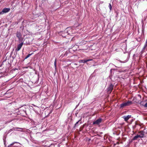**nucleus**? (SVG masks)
Segmentation results:
<instances>
[{
	"instance_id": "nucleus-18",
	"label": "nucleus",
	"mask_w": 147,
	"mask_h": 147,
	"mask_svg": "<svg viewBox=\"0 0 147 147\" xmlns=\"http://www.w3.org/2000/svg\"><path fill=\"white\" fill-rule=\"evenodd\" d=\"M17 143V142H13V143H12V144H11L10 145H9V146H8V147H9L10 146H11V145H13V144H14V143Z\"/></svg>"
},
{
	"instance_id": "nucleus-13",
	"label": "nucleus",
	"mask_w": 147,
	"mask_h": 147,
	"mask_svg": "<svg viewBox=\"0 0 147 147\" xmlns=\"http://www.w3.org/2000/svg\"><path fill=\"white\" fill-rule=\"evenodd\" d=\"M33 54V53H32L31 54H29L27 55L26 57H25V59H26L28 58L29 57H30L31 55Z\"/></svg>"
},
{
	"instance_id": "nucleus-17",
	"label": "nucleus",
	"mask_w": 147,
	"mask_h": 147,
	"mask_svg": "<svg viewBox=\"0 0 147 147\" xmlns=\"http://www.w3.org/2000/svg\"><path fill=\"white\" fill-rule=\"evenodd\" d=\"M120 62H121V63H125L127 61H119Z\"/></svg>"
},
{
	"instance_id": "nucleus-2",
	"label": "nucleus",
	"mask_w": 147,
	"mask_h": 147,
	"mask_svg": "<svg viewBox=\"0 0 147 147\" xmlns=\"http://www.w3.org/2000/svg\"><path fill=\"white\" fill-rule=\"evenodd\" d=\"M132 104V102L131 101L127 100L126 102H124L120 105V108H123L126 106H129Z\"/></svg>"
},
{
	"instance_id": "nucleus-10",
	"label": "nucleus",
	"mask_w": 147,
	"mask_h": 147,
	"mask_svg": "<svg viewBox=\"0 0 147 147\" xmlns=\"http://www.w3.org/2000/svg\"><path fill=\"white\" fill-rule=\"evenodd\" d=\"M92 59H88L87 60H80L79 62L80 63H86L87 62L91 61L92 60Z\"/></svg>"
},
{
	"instance_id": "nucleus-20",
	"label": "nucleus",
	"mask_w": 147,
	"mask_h": 147,
	"mask_svg": "<svg viewBox=\"0 0 147 147\" xmlns=\"http://www.w3.org/2000/svg\"><path fill=\"white\" fill-rule=\"evenodd\" d=\"M61 32H59V34H61Z\"/></svg>"
},
{
	"instance_id": "nucleus-11",
	"label": "nucleus",
	"mask_w": 147,
	"mask_h": 147,
	"mask_svg": "<svg viewBox=\"0 0 147 147\" xmlns=\"http://www.w3.org/2000/svg\"><path fill=\"white\" fill-rule=\"evenodd\" d=\"M16 36L18 38L19 40L20 39L22 35L20 32H18L16 34Z\"/></svg>"
},
{
	"instance_id": "nucleus-6",
	"label": "nucleus",
	"mask_w": 147,
	"mask_h": 147,
	"mask_svg": "<svg viewBox=\"0 0 147 147\" xmlns=\"http://www.w3.org/2000/svg\"><path fill=\"white\" fill-rule=\"evenodd\" d=\"M113 85L112 84H111L107 89L108 92H109L110 93L113 88Z\"/></svg>"
},
{
	"instance_id": "nucleus-19",
	"label": "nucleus",
	"mask_w": 147,
	"mask_h": 147,
	"mask_svg": "<svg viewBox=\"0 0 147 147\" xmlns=\"http://www.w3.org/2000/svg\"><path fill=\"white\" fill-rule=\"evenodd\" d=\"M144 106L145 107H147V102L144 105Z\"/></svg>"
},
{
	"instance_id": "nucleus-4",
	"label": "nucleus",
	"mask_w": 147,
	"mask_h": 147,
	"mask_svg": "<svg viewBox=\"0 0 147 147\" xmlns=\"http://www.w3.org/2000/svg\"><path fill=\"white\" fill-rule=\"evenodd\" d=\"M22 128H19V127H16V128H13L11 129H10V131H11L13 130L15 131H22V130L23 129Z\"/></svg>"
},
{
	"instance_id": "nucleus-14",
	"label": "nucleus",
	"mask_w": 147,
	"mask_h": 147,
	"mask_svg": "<svg viewBox=\"0 0 147 147\" xmlns=\"http://www.w3.org/2000/svg\"><path fill=\"white\" fill-rule=\"evenodd\" d=\"M67 33H63L62 34H61V35H62V36L63 37H65V34H67Z\"/></svg>"
},
{
	"instance_id": "nucleus-21",
	"label": "nucleus",
	"mask_w": 147,
	"mask_h": 147,
	"mask_svg": "<svg viewBox=\"0 0 147 147\" xmlns=\"http://www.w3.org/2000/svg\"><path fill=\"white\" fill-rule=\"evenodd\" d=\"M2 13H1V12H0V15L1 14H2Z\"/></svg>"
},
{
	"instance_id": "nucleus-16",
	"label": "nucleus",
	"mask_w": 147,
	"mask_h": 147,
	"mask_svg": "<svg viewBox=\"0 0 147 147\" xmlns=\"http://www.w3.org/2000/svg\"><path fill=\"white\" fill-rule=\"evenodd\" d=\"M109 7L110 9V10H111L112 8V6L111 4H109Z\"/></svg>"
},
{
	"instance_id": "nucleus-3",
	"label": "nucleus",
	"mask_w": 147,
	"mask_h": 147,
	"mask_svg": "<svg viewBox=\"0 0 147 147\" xmlns=\"http://www.w3.org/2000/svg\"><path fill=\"white\" fill-rule=\"evenodd\" d=\"M10 10V8H5L3 9L2 11H1L2 13V14L3 13L9 12Z\"/></svg>"
},
{
	"instance_id": "nucleus-15",
	"label": "nucleus",
	"mask_w": 147,
	"mask_h": 147,
	"mask_svg": "<svg viewBox=\"0 0 147 147\" xmlns=\"http://www.w3.org/2000/svg\"><path fill=\"white\" fill-rule=\"evenodd\" d=\"M54 66L55 67V69H56V60H55V62H54Z\"/></svg>"
},
{
	"instance_id": "nucleus-12",
	"label": "nucleus",
	"mask_w": 147,
	"mask_h": 147,
	"mask_svg": "<svg viewBox=\"0 0 147 147\" xmlns=\"http://www.w3.org/2000/svg\"><path fill=\"white\" fill-rule=\"evenodd\" d=\"M81 121L80 120H79V121H77L76 123V124H75V127H76V126H77L78 125V124L79 123H80V124H81V122H80V121Z\"/></svg>"
},
{
	"instance_id": "nucleus-1",
	"label": "nucleus",
	"mask_w": 147,
	"mask_h": 147,
	"mask_svg": "<svg viewBox=\"0 0 147 147\" xmlns=\"http://www.w3.org/2000/svg\"><path fill=\"white\" fill-rule=\"evenodd\" d=\"M145 137L144 132L143 131H141L139 132L138 134L135 136L133 140H136L138 138H143Z\"/></svg>"
},
{
	"instance_id": "nucleus-5",
	"label": "nucleus",
	"mask_w": 147,
	"mask_h": 147,
	"mask_svg": "<svg viewBox=\"0 0 147 147\" xmlns=\"http://www.w3.org/2000/svg\"><path fill=\"white\" fill-rule=\"evenodd\" d=\"M102 121V119L101 118H99L96 120L95 121H94L93 123V124H100Z\"/></svg>"
},
{
	"instance_id": "nucleus-9",
	"label": "nucleus",
	"mask_w": 147,
	"mask_h": 147,
	"mask_svg": "<svg viewBox=\"0 0 147 147\" xmlns=\"http://www.w3.org/2000/svg\"><path fill=\"white\" fill-rule=\"evenodd\" d=\"M131 115H128L127 116H124L123 118L124 119V120L125 121H127L130 117Z\"/></svg>"
},
{
	"instance_id": "nucleus-7",
	"label": "nucleus",
	"mask_w": 147,
	"mask_h": 147,
	"mask_svg": "<svg viewBox=\"0 0 147 147\" xmlns=\"http://www.w3.org/2000/svg\"><path fill=\"white\" fill-rule=\"evenodd\" d=\"M23 42H21L18 45L17 48L16 49V50L19 51L20 50L23 45Z\"/></svg>"
},
{
	"instance_id": "nucleus-8",
	"label": "nucleus",
	"mask_w": 147,
	"mask_h": 147,
	"mask_svg": "<svg viewBox=\"0 0 147 147\" xmlns=\"http://www.w3.org/2000/svg\"><path fill=\"white\" fill-rule=\"evenodd\" d=\"M147 51V43L145 42L144 45L143 50H142V52L143 53Z\"/></svg>"
}]
</instances>
